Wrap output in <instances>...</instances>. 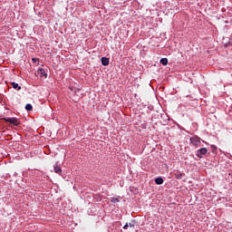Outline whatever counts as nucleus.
Segmentation results:
<instances>
[{
    "instance_id": "obj_1",
    "label": "nucleus",
    "mask_w": 232,
    "mask_h": 232,
    "mask_svg": "<svg viewBox=\"0 0 232 232\" xmlns=\"http://www.w3.org/2000/svg\"><path fill=\"white\" fill-rule=\"evenodd\" d=\"M5 122H10V124H14V126H19V120L17 118H4Z\"/></svg>"
},
{
    "instance_id": "obj_2",
    "label": "nucleus",
    "mask_w": 232,
    "mask_h": 232,
    "mask_svg": "<svg viewBox=\"0 0 232 232\" xmlns=\"http://www.w3.org/2000/svg\"><path fill=\"white\" fill-rule=\"evenodd\" d=\"M190 142L191 144H193V146H195L196 148H198V146H200L201 142H200V138L194 136L192 138H190Z\"/></svg>"
},
{
    "instance_id": "obj_3",
    "label": "nucleus",
    "mask_w": 232,
    "mask_h": 232,
    "mask_svg": "<svg viewBox=\"0 0 232 232\" xmlns=\"http://www.w3.org/2000/svg\"><path fill=\"white\" fill-rule=\"evenodd\" d=\"M206 153H208V149L206 148H201L197 151V156L198 157V159H202V157H204V155H206Z\"/></svg>"
},
{
    "instance_id": "obj_4",
    "label": "nucleus",
    "mask_w": 232,
    "mask_h": 232,
    "mask_svg": "<svg viewBox=\"0 0 232 232\" xmlns=\"http://www.w3.org/2000/svg\"><path fill=\"white\" fill-rule=\"evenodd\" d=\"M70 90L72 92H74V93L77 95V97H82V92L81 91V89H73V88H70Z\"/></svg>"
},
{
    "instance_id": "obj_5",
    "label": "nucleus",
    "mask_w": 232,
    "mask_h": 232,
    "mask_svg": "<svg viewBox=\"0 0 232 232\" xmlns=\"http://www.w3.org/2000/svg\"><path fill=\"white\" fill-rule=\"evenodd\" d=\"M37 73L40 77H46V72L43 68L38 69Z\"/></svg>"
},
{
    "instance_id": "obj_6",
    "label": "nucleus",
    "mask_w": 232,
    "mask_h": 232,
    "mask_svg": "<svg viewBox=\"0 0 232 232\" xmlns=\"http://www.w3.org/2000/svg\"><path fill=\"white\" fill-rule=\"evenodd\" d=\"M102 64L103 66H108V64H110V59L106 58V57H102Z\"/></svg>"
},
{
    "instance_id": "obj_7",
    "label": "nucleus",
    "mask_w": 232,
    "mask_h": 232,
    "mask_svg": "<svg viewBox=\"0 0 232 232\" xmlns=\"http://www.w3.org/2000/svg\"><path fill=\"white\" fill-rule=\"evenodd\" d=\"M11 86H13L14 90H21V86H19V83H16L15 82H12Z\"/></svg>"
},
{
    "instance_id": "obj_8",
    "label": "nucleus",
    "mask_w": 232,
    "mask_h": 232,
    "mask_svg": "<svg viewBox=\"0 0 232 232\" xmlns=\"http://www.w3.org/2000/svg\"><path fill=\"white\" fill-rule=\"evenodd\" d=\"M54 172L58 173V175H61L63 173V169H61V167L55 165L54 166Z\"/></svg>"
},
{
    "instance_id": "obj_9",
    "label": "nucleus",
    "mask_w": 232,
    "mask_h": 232,
    "mask_svg": "<svg viewBox=\"0 0 232 232\" xmlns=\"http://www.w3.org/2000/svg\"><path fill=\"white\" fill-rule=\"evenodd\" d=\"M155 182L158 184V186H160L161 184H164V179L162 178H157Z\"/></svg>"
},
{
    "instance_id": "obj_10",
    "label": "nucleus",
    "mask_w": 232,
    "mask_h": 232,
    "mask_svg": "<svg viewBox=\"0 0 232 232\" xmlns=\"http://www.w3.org/2000/svg\"><path fill=\"white\" fill-rule=\"evenodd\" d=\"M160 64H163V66H167L168 65V58H162L160 61Z\"/></svg>"
},
{
    "instance_id": "obj_11",
    "label": "nucleus",
    "mask_w": 232,
    "mask_h": 232,
    "mask_svg": "<svg viewBox=\"0 0 232 232\" xmlns=\"http://www.w3.org/2000/svg\"><path fill=\"white\" fill-rule=\"evenodd\" d=\"M25 110H26L27 111H32V110H34V107H32V104L27 103V104L25 105Z\"/></svg>"
},
{
    "instance_id": "obj_12",
    "label": "nucleus",
    "mask_w": 232,
    "mask_h": 232,
    "mask_svg": "<svg viewBox=\"0 0 232 232\" xmlns=\"http://www.w3.org/2000/svg\"><path fill=\"white\" fill-rule=\"evenodd\" d=\"M182 177H184V173H176L175 174V178L178 179H182Z\"/></svg>"
},
{
    "instance_id": "obj_13",
    "label": "nucleus",
    "mask_w": 232,
    "mask_h": 232,
    "mask_svg": "<svg viewBox=\"0 0 232 232\" xmlns=\"http://www.w3.org/2000/svg\"><path fill=\"white\" fill-rule=\"evenodd\" d=\"M128 225H129V227H135V225L132 223H129Z\"/></svg>"
},
{
    "instance_id": "obj_14",
    "label": "nucleus",
    "mask_w": 232,
    "mask_h": 232,
    "mask_svg": "<svg viewBox=\"0 0 232 232\" xmlns=\"http://www.w3.org/2000/svg\"><path fill=\"white\" fill-rule=\"evenodd\" d=\"M32 61H33V63H37V61H39V59H37V58H33Z\"/></svg>"
},
{
    "instance_id": "obj_15",
    "label": "nucleus",
    "mask_w": 232,
    "mask_h": 232,
    "mask_svg": "<svg viewBox=\"0 0 232 232\" xmlns=\"http://www.w3.org/2000/svg\"><path fill=\"white\" fill-rule=\"evenodd\" d=\"M128 227H129L128 223L125 226H123V229H128Z\"/></svg>"
}]
</instances>
